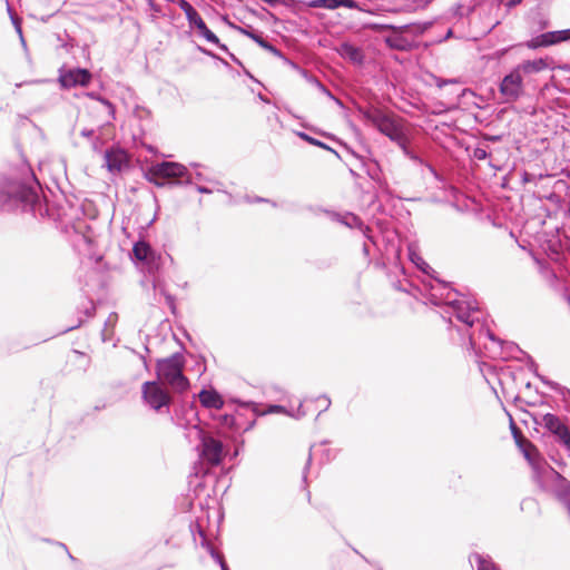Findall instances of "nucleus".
<instances>
[{
  "instance_id": "nucleus-3",
  "label": "nucleus",
  "mask_w": 570,
  "mask_h": 570,
  "mask_svg": "<svg viewBox=\"0 0 570 570\" xmlns=\"http://www.w3.org/2000/svg\"><path fill=\"white\" fill-rule=\"evenodd\" d=\"M185 358L181 354L175 353L167 358L156 363V373L159 381L167 383L178 393L189 389V381L184 375Z\"/></svg>"
},
{
  "instance_id": "nucleus-4",
  "label": "nucleus",
  "mask_w": 570,
  "mask_h": 570,
  "mask_svg": "<svg viewBox=\"0 0 570 570\" xmlns=\"http://www.w3.org/2000/svg\"><path fill=\"white\" fill-rule=\"evenodd\" d=\"M186 174V167L174 161H163L150 166L144 174L146 180L157 187H163L171 179L181 178Z\"/></svg>"
},
{
  "instance_id": "nucleus-21",
  "label": "nucleus",
  "mask_w": 570,
  "mask_h": 570,
  "mask_svg": "<svg viewBox=\"0 0 570 570\" xmlns=\"http://www.w3.org/2000/svg\"><path fill=\"white\" fill-rule=\"evenodd\" d=\"M269 413H286V409L282 405H271L268 409Z\"/></svg>"
},
{
  "instance_id": "nucleus-2",
  "label": "nucleus",
  "mask_w": 570,
  "mask_h": 570,
  "mask_svg": "<svg viewBox=\"0 0 570 570\" xmlns=\"http://www.w3.org/2000/svg\"><path fill=\"white\" fill-rule=\"evenodd\" d=\"M364 118L380 132L387 136L392 141L405 149L407 137L405 124L402 118L393 112H386L377 108L364 111Z\"/></svg>"
},
{
  "instance_id": "nucleus-12",
  "label": "nucleus",
  "mask_w": 570,
  "mask_h": 570,
  "mask_svg": "<svg viewBox=\"0 0 570 570\" xmlns=\"http://www.w3.org/2000/svg\"><path fill=\"white\" fill-rule=\"evenodd\" d=\"M519 450L523 453L525 460L533 466L539 468L543 461L538 448L527 439L518 445Z\"/></svg>"
},
{
  "instance_id": "nucleus-7",
  "label": "nucleus",
  "mask_w": 570,
  "mask_h": 570,
  "mask_svg": "<svg viewBox=\"0 0 570 570\" xmlns=\"http://www.w3.org/2000/svg\"><path fill=\"white\" fill-rule=\"evenodd\" d=\"M141 393L145 402L156 411L163 406H168L171 402L169 392L159 382H145L141 386Z\"/></svg>"
},
{
  "instance_id": "nucleus-26",
  "label": "nucleus",
  "mask_w": 570,
  "mask_h": 570,
  "mask_svg": "<svg viewBox=\"0 0 570 570\" xmlns=\"http://www.w3.org/2000/svg\"><path fill=\"white\" fill-rule=\"evenodd\" d=\"M325 0H315L311 3L312 7L315 8H324Z\"/></svg>"
},
{
  "instance_id": "nucleus-1",
  "label": "nucleus",
  "mask_w": 570,
  "mask_h": 570,
  "mask_svg": "<svg viewBox=\"0 0 570 570\" xmlns=\"http://www.w3.org/2000/svg\"><path fill=\"white\" fill-rule=\"evenodd\" d=\"M550 68L549 58L523 60L507 73L500 85L499 92L504 102H515L525 95V82L530 83L532 77Z\"/></svg>"
},
{
  "instance_id": "nucleus-18",
  "label": "nucleus",
  "mask_w": 570,
  "mask_h": 570,
  "mask_svg": "<svg viewBox=\"0 0 570 570\" xmlns=\"http://www.w3.org/2000/svg\"><path fill=\"white\" fill-rule=\"evenodd\" d=\"M510 429L517 446L527 440L520 428L514 423L512 419H510Z\"/></svg>"
},
{
  "instance_id": "nucleus-6",
  "label": "nucleus",
  "mask_w": 570,
  "mask_h": 570,
  "mask_svg": "<svg viewBox=\"0 0 570 570\" xmlns=\"http://www.w3.org/2000/svg\"><path fill=\"white\" fill-rule=\"evenodd\" d=\"M178 7L184 11L189 26L195 28L199 36L204 37L208 42L219 45L217 36L210 31L196 9L186 0H178Z\"/></svg>"
},
{
  "instance_id": "nucleus-23",
  "label": "nucleus",
  "mask_w": 570,
  "mask_h": 570,
  "mask_svg": "<svg viewBox=\"0 0 570 570\" xmlns=\"http://www.w3.org/2000/svg\"><path fill=\"white\" fill-rule=\"evenodd\" d=\"M459 320L464 322L465 324L472 326L474 321L471 318L470 315H458Z\"/></svg>"
},
{
  "instance_id": "nucleus-5",
  "label": "nucleus",
  "mask_w": 570,
  "mask_h": 570,
  "mask_svg": "<svg viewBox=\"0 0 570 570\" xmlns=\"http://www.w3.org/2000/svg\"><path fill=\"white\" fill-rule=\"evenodd\" d=\"M198 439L200 460L210 466H218L225 458L223 443L203 429L198 430Z\"/></svg>"
},
{
  "instance_id": "nucleus-19",
  "label": "nucleus",
  "mask_w": 570,
  "mask_h": 570,
  "mask_svg": "<svg viewBox=\"0 0 570 570\" xmlns=\"http://www.w3.org/2000/svg\"><path fill=\"white\" fill-rule=\"evenodd\" d=\"M478 570H499V568L492 561L479 557Z\"/></svg>"
},
{
  "instance_id": "nucleus-10",
  "label": "nucleus",
  "mask_w": 570,
  "mask_h": 570,
  "mask_svg": "<svg viewBox=\"0 0 570 570\" xmlns=\"http://www.w3.org/2000/svg\"><path fill=\"white\" fill-rule=\"evenodd\" d=\"M542 421L544 428L553 433L558 441L570 451V430L568 426L557 415L551 413L546 414Z\"/></svg>"
},
{
  "instance_id": "nucleus-22",
  "label": "nucleus",
  "mask_w": 570,
  "mask_h": 570,
  "mask_svg": "<svg viewBox=\"0 0 570 570\" xmlns=\"http://www.w3.org/2000/svg\"><path fill=\"white\" fill-rule=\"evenodd\" d=\"M474 157L479 160H482V159H485L487 157V151L484 149H481V148H476L474 150Z\"/></svg>"
},
{
  "instance_id": "nucleus-16",
  "label": "nucleus",
  "mask_w": 570,
  "mask_h": 570,
  "mask_svg": "<svg viewBox=\"0 0 570 570\" xmlns=\"http://www.w3.org/2000/svg\"><path fill=\"white\" fill-rule=\"evenodd\" d=\"M554 495L562 501L564 504L570 501V482L566 479L558 476L554 487H553Z\"/></svg>"
},
{
  "instance_id": "nucleus-9",
  "label": "nucleus",
  "mask_w": 570,
  "mask_h": 570,
  "mask_svg": "<svg viewBox=\"0 0 570 570\" xmlns=\"http://www.w3.org/2000/svg\"><path fill=\"white\" fill-rule=\"evenodd\" d=\"M570 40V29L558 30V31H549L542 33L531 40H529L525 46L529 49H538L541 47H550L563 41Z\"/></svg>"
},
{
  "instance_id": "nucleus-15",
  "label": "nucleus",
  "mask_w": 570,
  "mask_h": 570,
  "mask_svg": "<svg viewBox=\"0 0 570 570\" xmlns=\"http://www.w3.org/2000/svg\"><path fill=\"white\" fill-rule=\"evenodd\" d=\"M336 50L340 53V56H342L343 58H347V59L352 60L353 62L362 61L363 56H362L361 50L351 43H347V42L341 43Z\"/></svg>"
},
{
  "instance_id": "nucleus-11",
  "label": "nucleus",
  "mask_w": 570,
  "mask_h": 570,
  "mask_svg": "<svg viewBox=\"0 0 570 570\" xmlns=\"http://www.w3.org/2000/svg\"><path fill=\"white\" fill-rule=\"evenodd\" d=\"M91 81V73L87 69H70L59 77V82L63 88H73L77 86L87 87Z\"/></svg>"
},
{
  "instance_id": "nucleus-25",
  "label": "nucleus",
  "mask_w": 570,
  "mask_h": 570,
  "mask_svg": "<svg viewBox=\"0 0 570 570\" xmlns=\"http://www.w3.org/2000/svg\"><path fill=\"white\" fill-rule=\"evenodd\" d=\"M522 0H505V6L509 8L515 7L521 3Z\"/></svg>"
},
{
  "instance_id": "nucleus-28",
  "label": "nucleus",
  "mask_w": 570,
  "mask_h": 570,
  "mask_svg": "<svg viewBox=\"0 0 570 570\" xmlns=\"http://www.w3.org/2000/svg\"><path fill=\"white\" fill-rule=\"evenodd\" d=\"M303 490L306 492L307 500H309V492L307 491V488L305 484H303Z\"/></svg>"
},
{
  "instance_id": "nucleus-24",
  "label": "nucleus",
  "mask_w": 570,
  "mask_h": 570,
  "mask_svg": "<svg viewBox=\"0 0 570 570\" xmlns=\"http://www.w3.org/2000/svg\"><path fill=\"white\" fill-rule=\"evenodd\" d=\"M301 137L303 139H305L306 141H308L309 144H313V145H316V146H320L321 142H318L317 140H315L314 138L307 136L306 134H301Z\"/></svg>"
},
{
  "instance_id": "nucleus-14",
  "label": "nucleus",
  "mask_w": 570,
  "mask_h": 570,
  "mask_svg": "<svg viewBox=\"0 0 570 570\" xmlns=\"http://www.w3.org/2000/svg\"><path fill=\"white\" fill-rule=\"evenodd\" d=\"M132 253L138 261H142L148 264H151L155 261V253L146 242H137L132 247Z\"/></svg>"
},
{
  "instance_id": "nucleus-17",
  "label": "nucleus",
  "mask_w": 570,
  "mask_h": 570,
  "mask_svg": "<svg viewBox=\"0 0 570 570\" xmlns=\"http://www.w3.org/2000/svg\"><path fill=\"white\" fill-rule=\"evenodd\" d=\"M237 30L246 36L247 38L252 39L253 41H255L259 47L264 48V49H268V50H272L273 47L272 45H269L259 33H257L256 31H254L252 28H242V27H238Z\"/></svg>"
},
{
  "instance_id": "nucleus-27",
  "label": "nucleus",
  "mask_w": 570,
  "mask_h": 570,
  "mask_svg": "<svg viewBox=\"0 0 570 570\" xmlns=\"http://www.w3.org/2000/svg\"><path fill=\"white\" fill-rule=\"evenodd\" d=\"M263 1L271 6H275L278 2V0H263Z\"/></svg>"
},
{
  "instance_id": "nucleus-13",
  "label": "nucleus",
  "mask_w": 570,
  "mask_h": 570,
  "mask_svg": "<svg viewBox=\"0 0 570 570\" xmlns=\"http://www.w3.org/2000/svg\"><path fill=\"white\" fill-rule=\"evenodd\" d=\"M198 397L202 405L207 409L219 410L224 405L222 396L215 390H202Z\"/></svg>"
},
{
  "instance_id": "nucleus-8",
  "label": "nucleus",
  "mask_w": 570,
  "mask_h": 570,
  "mask_svg": "<svg viewBox=\"0 0 570 570\" xmlns=\"http://www.w3.org/2000/svg\"><path fill=\"white\" fill-rule=\"evenodd\" d=\"M105 161L107 169L115 174L129 167L130 157L125 149L111 147L105 153Z\"/></svg>"
},
{
  "instance_id": "nucleus-20",
  "label": "nucleus",
  "mask_w": 570,
  "mask_h": 570,
  "mask_svg": "<svg viewBox=\"0 0 570 570\" xmlns=\"http://www.w3.org/2000/svg\"><path fill=\"white\" fill-rule=\"evenodd\" d=\"M350 0H325L324 8L336 9L342 6H346Z\"/></svg>"
}]
</instances>
